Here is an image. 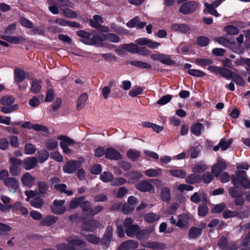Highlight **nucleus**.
Returning <instances> with one entry per match:
<instances>
[{
  "label": "nucleus",
  "mask_w": 250,
  "mask_h": 250,
  "mask_svg": "<svg viewBox=\"0 0 250 250\" xmlns=\"http://www.w3.org/2000/svg\"><path fill=\"white\" fill-rule=\"evenodd\" d=\"M231 182L236 187L240 184L244 188H250V181L247 179L245 171L239 170L236 172L235 175H232Z\"/></svg>",
  "instance_id": "nucleus-1"
},
{
  "label": "nucleus",
  "mask_w": 250,
  "mask_h": 250,
  "mask_svg": "<svg viewBox=\"0 0 250 250\" xmlns=\"http://www.w3.org/2000/svg\"><path fill=\"white\" fill-rule=\"evenodd\" d=\"M133 220L131 218H125L123 222V226L125 229L126 234L129 237H136L138 231L140 229L137 224L133 225Z\"/></svg>",
  "instance_id": "nucleus-2"
},
{
  "label": "nucleus",
  "mask_w": 250,
  "mask_h": 250,
  "mask_svg": "<svg viewBox=\"0 0 250 250\" xmlns=\"http://www.w3.org/2000/svg\"><path fill=\"white\" fill-rule=\"evenodd\" d=\"M199 7L197 2L194 1H189L182 4L179 11L185 15L189 14L195 12Z\"/></svg>",
  "instance_id": "nucleus-3"
},
{
  "label": "nucleus",
  "mask_w": 250,
  "mask_h": 250,
  "mask_svg": "<svg viewBox=\"0 0 250 250\" xmlns=\"http://www.w3.org/2000/svg\"><path fill=\"white\" fill-rule=\"evenodd\" d=\"M150 57L152 59L155 61H159L162 63L167 65H173L175 63V61L173 60L169 55L162 54H153Z\"/></svg>",
  "instance_id": "nucleus-4"
},
{
  "label": "nucleus",
  "mask_w": 250,
  "mask_h": 250,
  "mask_svg": "<svg viewBox=\"0 0 250 250\" xmlns=\"http://www.w3.org/2000/svg\"><path fill=\"white\" fill-rule=\"evenodd\" d=\"M82 162L80 161L70 160L65 164L62 169L65 173L72 174L80 168Z\"/></svg>",
  "instance_id": "nucleus-5"
},
{
  "label": "nucleus",
  "mask_w": 250,
  "mask_h": 250,
  "mask_svg": "<svg viewBox=\"0 0 250 250\" xmlns=\"http://www.w3.org/2000/svg\"><path fill=\"white\" fill-rule=\"evenodd\" d=\"M4 185L8 188L10 192L13 194L16 193L20 188V183L15 177H9L4 180Z\"/></svg>",
  "instance_id": "nucleus-6"
},
{
  "label": "nucleus",
  "mask_w": 250,
  "mask_h": 250,
  "mask_svg": "<svg viewBox=\"0 0 250 250\" xmlns=\"http://www.w3.org/2000/svg\"><path fill=\"white\" fill-rule=\"evenodd\" d=\"M65 200H55L53 202V205L51 206V211L55 214H62L66 211V208L63 206Z\"/></svg>",
  "instance_id": "nucleus-7"
},
{
  "label": "nucleus",
  "mask_w": 250,
  "mask_h": 250,
  "mask_svg": "<svg viewBox=\"0 0 250 250\" xmlns=\"http://www.w3.org/2000/svg\"><path fill=\"white\" fill-rule=\"evenodd\" d=\"M77 35L81 37L80 41L85 44L93 45L95 43L93 38H90L91 34L84 30H79L77 32Z\"/></svg>",
  "instance_id": "nucleus-8"
},
{
  "label": "nucleus",
  "mask_w": 250,
  "mask_h": 250,
  "mask_svg": "<svg viewBox=\"0 0 250 250\" xmlns=\"http://www.w3.org/2000/svg\"><path fill=\"white\" fill-rule=\"evenodd\" d=\"M137 189L142 192L153 193L154 188L150 182L147 180H143L135 185Z\"/></svg>",
  "instance_id": "nucleus-9"
},
{
  "label": "nucleus",
  "mask_w": 250,
  "mask_h": 250,
  "mask_svg": "<svg viewBox=\"0 0 250 250\" xmlns=\"http://www.w3.org/2000/svg\"><path fill=\"white\" fill-rule=\"evenodd\" d=\"M227 163L222 159L217 160L216 164L214 165L211 168V172L217 177H219L221 171L227 168Z\"/></svg>",
  "instance_id": "nucleus-10"
},
{
  "label": "nucleus",
  "mask_w": 250,
  "mask_h": 250,
  "mask_svg": "<svg viewBox=\"0 0 250 250\" xmlns=\"http://www.w3.org/2000/svg\"><path fill=\"white\" fill-rule=\"evenodd\" d=\"M113 236V228L110 226H108L105 230L102 240H101L102 245L107 248L110 244Z\"/></svg>",
  "instance_id": "nucleus-11"
},
{
  "label": "nucleus",
  "mask_w": 250,
  "mask_h": 250,
  "mask_svg": "<svg viewBox=\"0 0 250 250\" xmlns=\"http://www.w3.org/2000/svg\"><path fill=\"white\" fill-rule=\"evenodd\" d=\"M100 222L96 220H90L84 221L82 225V229L85 231H93L99 227Z\"/></svg>",
  "instance_id": "nucleus-12"
},
{
  "label": "nucleus",
  "mask_w": 250,
  "mask_h": 250,
  "mask_svg": "<svg viewBox=\"0 0 250 250\" xmlns=\"http://www.w3.org/2000/svg\"><path fill=\"white\" fill-rule=\"evenodd\" d=\"M105 157L108 159L116 161L123 158L120 152L113 147H109L106 149Z\"/></svg>",
  "instance_id": "nucleus-13"
},
{
  "label": "nucleus",
  "mask_w": 250,
  "mask_h": 250,
  "mask_svg": "<svg viewBox=\"0 0 250 250\" xmlns=\"http://www.w3.org/2000/svg\"><path fill=\"white\" fill-rule=\"evenodd\" d=\"M138 243L133 240H127L122 243L116 250H133L138 247Z\"/></svg>",
  "instance_id": "nucleus-14"
},
{
  "label": "nucleus",
  "mask_w": 250,
  "mask_h": 250,
  "mask_svg": "<svg viewBox=\"0 0 250 250\" xmlns=\"http://www.w3.org/2000/svg\"><path fill=\"white\" fill-rule=\"evenodd\" d=\"M38 160L35 157H27L23 160V167L26 170H30L36 167Z\"/></svg>",
  "instance_id": "nucleus-15"
},
{
  "label": "nucleus",
  "mask_w": 250,
  "mask_h": 250,
  "mask_svg": "<svg viewBox=\"0 0 250 250\" xmlns=\"http://www.w3.org/2000/svg\"><path fill=\"white\" fill-rule=\"evenodd\" d=\"M36 178L30 173L26 172L21 177V181L22 184L27 187L30 188L33 185Z\"/></svg>",
  "instance_id": "nucleus-16"
},
{
  "label": "nucleus",
  "mask_w": 250,
  "mask_h": 250,
  "mask_svg": "<svg viewBox=\"0 0 250 250\" xmlns=\"http://www.w3.org/2000/svg\"><path fill=\"white\" fill-rule=\"evenodd\" d=\"M146 25V22L145 21H141L138 17L133 18L126 23V25L129 28L136 27L139 29L143 28Z\"/></svg>",
  "instance_id": "nucleus-17"
},
{
  "label": "nucleus",
  "mask_w": 250,
  "mask_h": 250,
  "mask_svg": "<svg viewBox=\"0 0 250 250\" xmlns=\"http://www.w3.org/2000/svg\"><path fill=\"white\" fill-rule=\"evenodd\" d=\"M171 29L174 31L179 32L183 34H189L190 33V27L185 24H172Z\"/></svg>",
  "instance_id": "nucleus-18"
},
{
  "label": "nucleus",
  "mask_w": 250,
  "mask_h": 250,
  "mask_svg": "<svg viewBox=\"0 0 250 250\" xmlns=\"http://www.w3.org/2000/svg\"><path fill=\"white\" fill-rule=\"evenodd\" d=\"M189 218L188 215L183 214L178 216V220L176 223V226L181 229H187L188 227V221Z\"/></svg>",
  "instance_id": "nucleus-19"
},
{
  "label": "nucleus",
  "mask_w": 250,
  "mask_h": 250,
  "mask_svg": "<svg viewBox=\"0 0 250 250\" xmlns=\"http://www.w3.org/2000/svg\"><path fill=\"white\" fill-rule=\"evenodd\" d=\"M66 241L74 247V246L84 248L86 246V243L80 239L76 237L69 236L66 238Z\"/></svg>",
  "instance_id": "nucleus-20"
},
{
  "label": "nucleus",
  "mask_w": 250,
  "mask_h": 250,
  "mask_svg": "<svg viewBox=\"0 0 250 250\" xmlns=\"http://www.w3.org/2000/svg\"><path fill=\"white\" fill-rule=\"evenodd\" d=\"M190 200L195 203H199L201 200L207 201V195L203 191H199L194 193L190 197Z\"/></svg>",
  "instance_id": "nucleus-21"
},
{
  "label": "nucleus",
  "mask_w": 250,
  "mask_h": 250,
  "mask_svg": "<svg viewBox=\"0 0 250 250\" xmlns=\"http://www.w3.org/2000/svg\"><path fill=\"white\" fill-rule=\"evenodd\" d=\"M232 142V140L231 139L226 141L225 139H222L217 146H214L213 150L215 151H217L219 148H221L222 151L225 150L230 146Z\"/></svg>",
  "instance_id": "nucleus-22"
},
{
  "label": "nucleus",
  "mask_w": 250,
  "mask_h": 250,
  "mask_svg": "<svg viewBox=\"0 0 250 250\" xmlns=\"http://www.w3.org/2000/svg\"><path fill=\"white\" fill-rule=\"evenodd\" d=\"M88 97V94L86 92L83 93L78 97L77 101V109L78 110H81L85 106Z\"/></svg>",
  "instance_id": "nucleus-23"
},
{
  "label": "nucleus",
  "mask_w": 250,
  "mask_h": 250,
  "mask_svg": "<svg viewBox=\"0 0 250 250\" xmlns=\"http://www.w3.org/2000/svg\"><path fill=\"white\" fill-rule=\"evenodd\" d=\"M58 220V217L53 215H48L42 220L40 224L42 226H50L54 224Z\"/></svg>",
  "instance_id": "nucleus-24"
},
{
  "label": "nucleus",
  "mask_w": 250,
  "mask_h": 250,
  "mask_svg": "<svg viewBox=\"0 0 250 250\" xmlns=\"http://www.w3.org/2000/svg\"><path fill=\"white\" fill-rule=\"evenodd\" d=\"M143 246L144 247L151 249L161 250L165 247V245L157 242L147 241L144 243Z\"/></svg>",
  "instance_id": "nucleus-25"
},
{
  "label": "nucleus",
  "mask_w": 250,
  "mask_h": 250,
  "mask_svg": "<svg viewBox=\"0 0 250 250\" xmlns=\"http://www.w3.org/2000/svg\"><path fill=\"white\" fill-rule=\"evenodd\" d=\"M202 229L197 227H191L188 232L189 239H193L198 238L202 234Z\"/></svg>",
  "instance_id": "nucleus-26"
},
{
  "label": "nucleus",
  "mask_w": 250,
  "mask_h": 250,
  "mask_svg": "<svg viewBox=\"0 0 250 250\" xmlns=\"http://www.w3.org/2000/svg\"><path fill=\"white\" fill-rule=\"evenodd\" d=\"M0 38L10 43H19L21 41L23 40L21 36H12L8 35H2Z\"/></svg>",
  "instance_id": "nucleus-27"
},
{
  "label": "nucleus",
  "mask_w": 250,
  "mask_h": 250,
  "mask_svg": "<svg viewBox=\"0 0 250 250\" xmlns=\"http://www.w3.org/2000/svg\"><path fill=\"white\" fill-rule=\"evenodd\" d=\"M154 230L153 227H151L148 229L140 230V229L138 231L137 233L136 238L138 239H142L148 237L150 233L152 232Z\"/></svg>",
  "instance_id": "nucleus-28"
},
{
  "label": "nucleus",
  "mask_w": 250,
  "mask_h": 250,
  "mask_svg": "<svg viewBox=\"0 0 250 250\" xmlns=\"http://www.w3.org/2000/svg\"><path fill=\"white\" fill-rule=\"evenodd\" d=\"M25 78V74L23 70L16 68L14 72V79L16 82L21 83L24 81Z\"/></svg>",
  "instance_id": "nucleus-29"
},
{
  "label": "nucleus",
  "mask_w": 250,
  "mask_h": 250,
  "mask_svg": "<svg viewBox=\"0 0 250 250\" xmlns=\"http://www.w3.org/2000/svg\"><path fill=\"white\" fill-rule=\"evenodd\" d=\"M54 188L61 193H64L68 196L72 195L73 193L72 190H66L67 186L64 184H56L54 185Z\"/></svg>",
  "instance_id": "nucleus-30"
},
{
  "label": "nucleus",
  "mask_w": 250,
  "mask_h": 250,
  "mask_svg": "<svg viewBox=\"0 0 250 250\" xmlns=\"http://www.w3.org/2000/svg\"><path fill=\"white\" fill-rule=\"evenodd\" d=\"M140 154L139 151L133 148H130L126 152L127 157L133 161H136L139 158Z\"/></svg>",
  "instance_id": "nucleus-31"
},
{
  "label": "nucleus",
  "mask_w": 250,
  "mask_h": 250,
  "mask_svg": "<svg viewBox=\"0 0 250 250\" xmlns=\"http://www.w3.org/2000/svg\"><path fill=\"white\" fill-rule=\"evenodd\" d=\"M204 128V125L201 123L193 124L191 126V132L196 136H199L201 134V130Z\"/></svg>",
  "instance_id": "nucleus-32"
},
{
  "label": "nucleus",
  "mask_w": 250,
  "mask_h": 250,
  "mask_svg": "<svg viewBox=\"0 0 250 250\" xmlns=\"http://www.w3.org/2000/svg\"><path fill=\"white\" fill-rule=\"evenodd\" d=\"M161 197L164 201H168L170 199V190L167 187H163L161 188Z\"/></svg>",
  "instance_id": "nucleus-33"
},
{
  "label": "nucleus",
  "mask_w": 250,
  "mask_h": 250,
  "mask_svg": "<svg viewBox=\"0 0 250 250\" xmlns=\"http://www.w3.org/2000/svg\"><path fill=\"white\" fill-rule=\"evenodd\" d=\"M130 64L139 68H145L146 69H151V65L148 63H146L140 61H132L130 62Z\"/></svg>",
  "instance_id": "nucleus-34"
},
{
  "label": "nucleus",
  "mask_w": 250,
  "mask_h": 250,
  "mask_svg": "<svg viewBox=\"0 0 250 250\" xmlns=\"http://www.w3.org/2000/svg\"><path fill=\"white\" fill-rule=\"evenodd\" d=\"M160 218V215L153 212L148 213L145 216V221L148 223H152Z\"/></svg>",
  "instance_id": "nucleus-35"
},
{
  "label": "nucleus",
  "mask_w": 250,
  "mask_h": 250,
  "mask_svg": "<svg viewBox=\"0 0 250 250\" xmlns=\"http://www.w3.org/2000/svg\"><path fill=\"white\" fill-rule=\"evenodd\" d=\"M41 82L37 80H33L31 83V86L30 91L33 93L39 92L42 88Z\"/></svg>",
  "instance_id": "nucleus-36"
},
{
  "label": "nucleus",
  "mask_w": 250,
  "mask_h": 250,
  "mask_svg": "<svg viewBox=\"0 0 250 250\" xmlns=\"http://www.w3.org/2000/svg\"><path fill=\"white\" fill-rule=\"evenodd\" d=\"M46 148L49 150H54L58 147V142L54 139H49L45 141Z\"/></svg>",
  "instance_id": "nucleus-37"
},
{
  "label": "nucleus",
  "mask_w": 250,
  "mask_h": 250,
  "mask_svg": "<svg viewBox=\"0 0 250 250\" xmlns=\"http://www.w3.org/2000/svg\"><path fill=\"white\" fill-rule=\"evenodd\" d=\"M162 170L160 168L156 169H149L145 171V174L148 177H156L160 175Z\"/></svg>",
  "instance_id": "nucleus-38"
},
{
  "label": "nucleus",
  "mask_w": 250,
  "mask_h": 250,
  "mask_svg": "<svg viewBox=\"0 0 250 250\" xmlns=\"http://www.w3.org/2000/svg\"><path fill=\"white\" fill-rule=\"evenodd\" d=\"M30 204L32 207L40 208L43 205L44 201L40 197H36L30 200Z\"/></svg>",
  "instance_id": "nucleus-39"
},
{
  "label": "nucleus",
  "mask_w": 250,
  "mask_h": 250,
  "mask_svg": "<svg viewBox=\"0 0 250 250\" xmlns=\"http://www.w3.org/2000/svg\"><path fill=\"white\" fill-rule=\"evenodd\" d=\"M169 173L173 177L180 178H184L187 176V173L182 169L170 170Z\"/></svg>",
  "instance_id": "nucleus-40"
},
{
  "label": "nucleus",
  "mask_w": 250,
  "mask_h": 250,
  "mask_svg": "<svg viewBox=\"0 0 250 250\" xmlns=\"http://www.w3.org/2000/svg\"><path fill=\"white\" fill-rule=\"evenodd\" d=\"M38 190L40 194H45L48 190V186L45 182H39L37 184Z\"/></svg>",
  "instance_id": "nucleus-41"
},
{
  "label": "nucleus",
  "mask_w": 250,
  "mask_h": 250,
  "mask_svg": "<svg viewBox=\"0 0 250 250\" xmlns=\"http://www.w3.org/2000/svg\"><path fill=\"white\" fill-rule=\"evenodd\" d=\"M85 239L88 242L97 245L101 242V239L97 237L96 235L92 234H89L84 236Z\"/></svg>",
  "instance_id": "nucleus-42"
},
{
  "label": "nucleus",
  "mask_w": 250,
  "mask_h": 250,
  "mask_svg": "<svg viewBox=\"0 0 250 250\" xmlns=\"http://www.w3.org/2000/svg\"><path fill=\"white\" fill-rule=\"evenodd\" d=\"M49 154L45 150H42L39 153L37 160L40 163L45 162L49 158Z\"/></svg>",
  "instance_id": "nucleus-43"
},
{
  "label": "nucleus",
  "mask_w": 250,
  "mask_h": 250,
  "mask_svg": "<svg viewBox=\"0 0 250 250\" xmlns=\"http://www.w3.org/2000/svg\"><path fill=\"white\" fill-rule=\"evenodd\" d=\"M125 176L133 181L140 178L142 175L139 172L133 171L126 173Z\"/></svg>",
  "instance_id": "nucleus-44"
},
{
  "label": "nucleus",
  "mask_w": 250,
  "mask_h": 250,
  "mask_svg": "<svg viewBox=\"0 0 250 250\" xmlns=\"http://www.w3.org/2000/svg\"><path fill=\"white\" fill-rule=\"evenodd\" d=\"M206 169L207 166L205 164L202 163H199L196 164L192 167V171L194 173H201L203 172L205 170H206Z\"/></svg>",
  "instance_id": "nucleus-45"
},
{
  "label": "nucleus",
  "mask_w": 250,
  "mask_h": 250,
  "mask_svg": "<svg viewBox=\"0 0 250 250\" xmlns=\"http://www.w3.org/2000/svg\"><path fill=\"white\" fill-rule=\"evenodd\" d=\"M15 101V98L13 96H3L0 100V103L3 105H10Z\"/></svg>",
  "instance_id": "nucleus-46"
},
{
  "label": "nucleus",
  "mask_w": 250,
  "mask_h": 250,
  "mask_svg": "<svg viewBox=\"0 0 250 250\" xmlns=\"http://www.w3.org/2000/svg\"><path fill=\"white\" fill-rule=\"evenodd\" d=\"M36 151V148L35 146L32 144L28 143L26 144L24 146V152L26 154H33Z\"/></svg>",
  "instance_id": "nucleus-47"
},
{
  "label": "nucleus",
  "mask_w": 250,
  "mask_h": 250,
  "mask_svg": "<svg viewBox=\"0 0 250 250\" xmlns=\"http://www.w3.org/2000/svg\"><path fill=\"white\" fill-rule=\"evenodd\" d=\"M104 39L114 43L118 42L120 41L119 37L115 34L107 33L104 35Z\"/></svg>",
  "instance_id": "nucleus-48"
},
{
  "label": "nucleus",
  "mask_w": 250,
  "mask_h": 250,
  "mask_svg": "<svg viewBox=\"0 0 250 250\" xmlns=\"http://www.w3.org/2000/svg\"><path fill=\"white\" fill-rule=\"evenodd\" d=\"M234 73L231 70L224 67H221L220 74L223 77L232 79L233 75Z\"/></svg>",
  "instance_id": "nucleus-49"
},
{
  "label": "nucleus",
  "mask_w": 250,
  "mask_h": 250,
  "mask_svg": "<svg viewBox=\"0 0 250 250\" xmlns=\"http://www.w3.org/2000/svg\"><path fill=\"white\" fill-rule=\"evenodd\" d=\"M58 139L62 141L60 143H64V144L67 146H71L75 143V142L73 140L67 137L66 136L60 135L58 136Z\"/></svg>",
  "instance_id": "nucleus-50"
},
{
  "label": "nucleus",
  "mask_w": 250,
  "mask_h": 250,
  "mask_svg": "<svg viewBox=\"0 0 250 250\" xmlns=\"http://www.w3.org/2000/svg\"><path fill=\"white\" fill-rule=\"evenodd\" d=\"M84 196H81L79 198H75L70 201L69 203L70 208H75L78 206H80V203L83 201Z\"/></svg>",
  "instance_id": "nucleus-51"
},
{
  "label": "nucleus",
  "mask_w": 250,
  "mask_h": 250,
  "mask_svg": "<svg viewBox=\"0 0 250 250\" xmlns=\"http://www.w3.org/2000/svg\"><path fill=\"white\" fill-rule=\"evenodd\" d=\"M205 6L206 7L207 12L209 13L210 14L213 15L216 17H219V13L217 12L216 10H215V7H213L212 5H211L207 2H206L205 3Z\"/></svg>",
  "instance_id": "nucleus-52"
},
{
  "label": "nucleus",
  "mask_w": 250,
  "mask_h": 250,
  "mask_svg": "<svg viewBox=\"0 0 250 250\" xmlns=\"http://www.w3.org/2000/svg\"><path fill=\"white\" fill-rule=\"evenodd\" d=\"M231 80L234 81L237 84H238L240 86H244L245 84V82L243 78L239 75H238L235 73L233 75V77Z\"/></svg>",
  "instance_id": "nucleus-53"
},
{
  "label": "nucleus",
  "mask_w": 250,
  "mask_h": 250,
  "mask_svg": "<svg viewBox=\"0 0 250 250\" xmlns=\"http://www.w3.org/2000/svg\"><path fill=\"white\" fill-rule=\"evenodd\" d=\"M58 250H75V247L70 244L61 243L56 245Z\"/></svg>",
  "instance_id": "nucleus-54"
},
{
  "label": "nucleus",
  "mask_w": 250,
  "mask_h": 250,
  "mask_svg": "<svg viewBox=\"0 0 250 250\" xmlns=\"http://www.w3.org/2000/svg\"><path fill=\"white\" fill-rule=\"evenodd\" d=\"M100 179L104 182H108L113 179V174L110 172L104 171L100 175Z\"/></svg>",
  "instance_id": "nucleus-55"
},
{
  "label": "nucleus",
  "mask_w": 250,
  "mask_h": 250,
  "mask_svg": "<svg viewBox=\"0 0 250 250\" xmlns=\"http://www.w3.org/2000/svg\"><path fill=\"white\" fill-rule=\"evenodd\" d=\"M195 63L201 66H206L211 64L212 61L208 59H198L195 60Z\"/></svg>",
  "instance_id": "nucleus-56"
},
{
  "label": "nucleus",
  "mask_w": 250,
  "mask_h": 250,
  "mask_svg": "<svg viewBox=\"0 0 250 250\" xmlns=\"http://www.w3.org/2000/svg\"><path fill=\"white\" fill-rule=\"evenodd\" d=\"M200 181L198 176L195 174H191L186 179V182L189 184H193Z\"/></svg>",
  "instance_id": "nucleus-57"
},
{
  "label": "nucleus",
  "mask_w": 250,
  "mask_h": 250,
  "mask_svg": "<svg viewBox=\"0 0 250 250\" xmlns=\"http://www.w3.org/2000/svg\"><path fill=\"white\" fill-rule=\"evenodd\" d=\"M214 40L218 43L224 46H228L229 48H231V46H234V45L230 43L227 39L223 37L216 38Z\"/></svg>",
  "instance_id": "nucleus-58"
},
{
  "label": "nucleus",
  "mask_w": 250,
  "mask_h": 250,
  "mask_svg": "<svg viewBox=\"0 0 250 250\" xmlns=\"http://www.w3.org/2000/svg\"><path fill=\"white\" fill-rule=\"evenodd\" d=\"M123 48L132 53H136L137 46L134 43L125 44Z\"/></svg>",
  "instance_id": "nucleus-59"
},
{
  "label": "nucleus",
  "mask_w": 250,
  "mask_h": 250,
  "mask_svg": "<svg viewBox=\"0 0 250 250\" xmlns=\"http://www.w3.org/2000/svg\"><path fill=\"white\" fill-rule=\"evenodd\" d=\"M126 180L123 177L116 178L112 179L111 182V185L113 186H119L125 184Z\"/></svg>",
  "instance_id": "nucleus-60"
},
{
  "label": "nucleus",
  "mask_w": 250,
  "mask_h": 250,
  "mask_svg": "<svg viewBox=\"0 0 250 250\" xmlns=\"http://www.w3.org/2000/svg\"><path fill=\"white\" fill-rule=\"evenodd\" d=\"M31 128L37 131H41L46 133H49L48 128L43 125L36 124L32 125Z\"/></svg>",
  "instance_id": "nucleus-61"
},
{
  "label": "nucleus",
  "mask_w": 250,
  "mask_h": 250,
  "mask_svg": "<svg viewBox=\"0 0 250 250\" xmlns=\"http://www.w3.org/2000/svg\"><path fill=\"white\" fill-rule=\"evenodd\" d=\"M172 97V95L169 94L164 96L157 102V104L161 105H165L171 100Z\"/></svg>",
  "instance_id": "nucleus-62"
},
{
  "label": "nucleus",
  "mask_w": 250,
  "mask_h": 250,
  "mask_svg": "<svg viewBox=\"0 0 250 250\" xmlns=\"http://www.w3.org/2000/svg\"><path fill=\"white\" fill-rule=\"evenodd\" d=\"M218 247L223 250H226L228 247V241L225 237H221L218 242Z\"/></svg>",
  "instance_id": "nucleus-63"
},
{
  "label": "nucleus",
  "mask_w": 250,
  "mask_h": 250,
  "mask_svg": "<svg viewBox=\"0 0 250 250\" xmlns=\"http://www.w3.org/2000/svg\"><path fill=\"white\" fill-rule=\"evenodd\" d=\"M244 33L246 38L244 46L247 49H250V30L245 31Z\"/></svg>",
  "instance_id": "nucleus-64"
}]
</instances>
